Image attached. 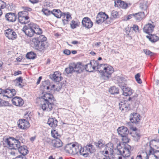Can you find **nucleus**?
<instances>
[{
	"mask_svg": "<svg viewBox=\"0 0 159 159\" xmlns=\"http://www.w3.org/2000/svg\"><path fill=\"white\" fill-rule=\"evenodd\" d=\"M63 53L66 55H69L70 54V51L69 50L66 49L64 51Z\"/></svg>",
	"mask_w": 159,
	"mask_h": 159,
	"instance_id": "nucleus-61",
	"label": "nucleus"
},
{
	"mask_svg": "<svg viewBox=\"0 0 159 159\" xmlns=\"http://www.w3.org/2000/svg\"><path fill=\"white\" fill-rule=\"evenodd\" d=\"M49 46V44L47 41H43L37 45L34 44L35 49L41 52L45 50Z\"/></svg>",
	"mask_w": 159,
	"mask_h": 159,
	"instance_id": "nucleus-9",
	"label": "nucleus"
},
{
	"mask_svg": "<svg viewBox=\"0 0 159 159\" xmlns=\"http://www.w3.org/2000/svg\"><path fill=\"white\" fill-rule=\"evenodd\" d=\"M73 147L72 148V150L71 154L73 155H79V151L80 150V148H81V146L80 145H75V144H73Z\"/></svg>",
	"mask_w": 159,
	"mask_h": 159,
	"instance_id": "nucleus-28",
	"label": "nucleus"
},
{
	"mask_svg": "<svg viewBox=\"0 0 159 159\" xmlns=\"http://www.w3.org/2000/svg\"><path fill=\"white\" fill-rule=\"evenodd\" d=\"M155 26L150 23L146 24L143 28V31L147 34L152 33L154 30Z\"/></svg>",
	"mask_w": 159,
	"mask_h": 159,
	"instance_id": "nucleus-20",
	"label": "nucleus"
},
{
	"mask_svg": "<svg viewBox=\"0 0 159 159\" xmlns=\"http://www.w3.org/2000/svg\"><path fill=\"white\" fill-rule=\"evenodd\" d=\"M16 80L19 83H22L23 81L22 77H19L16 78Z\"/></svg>",
	"mask_w": 159,
	"mask_h": 159,
	"instance_id": "nucleus-60",
	"label": "nucleus"
},
{
	"mask_svg": "<svg viewBox=\"0 0 159 159\" xmlns=\"http://www.w3.org/2000/svg\"><path fill=\"white\" fill-rule=\"evenodd\" d=\"M140 74L139 73H137L135 76V78L137 82L139 84L142 83V81L141 79L140 78Z\"/></svg>",
	"mask_w": 159,
	"mask_h": 159,
	"instance_id": "nucleus-47",
	"label": "nucleus"
},
{
	"mask_svg": "<svg viewBox=\"0 0 159 159\" xmlns=\"http://www.w3.org/2000/svg\"><path fill=\"white\" fill-rule=\"evenodd\" d=\"M65 15V16H63L64 18L66 17V18L67 19L66 20H69L70 18H71L70 15V13L68 12H67L66 13H64Z\"/></svg>",
	"mask_w": 159,
	"mask_h": 159,
	"instance_id": "nucleus-58",
	"label": "nucleus"
},
{
	"mask_svg": "<svg viewBox=\"0 0 159 159\" xmlns=\"http://www.w3.org/2000/svg\"><path fill=\"white\" fill-rule=\"evenodd\" d=\"M52 11L44 8H43L42 10V12L43 13L47 16L50 15L51 14H52Z\"/></svg>",
	"mask_w": 159,
	"mask_h": 159,
	"instance_id": "nucleus-42",
	"label": "nucleus"
},
{
	"mask_svg": "<svg viewBox=\"0 0 159 159\" xmlns=\"http://www.w3.org/2000/svg\"><path fill=\"white\" fill-rule=\"evenodd\" d=\"M52 4L51 3L49 2H47L45 3V6L47 7H49L52 6Z\"/></svg>",
	"mask_w": 159,
	"mask_h": 159,
	"instance_id": "nucleus-62",
	"label": "nucleus"
},
{
	"mask_svg": "<svg viewBox=\"0 0 159 159\" xmlns=\"http://www.w3.org/2000/svg\"><path fill=\"white\" fill-rule=\"evenodd\" d=\"M94 144L97 148L100 149L104 147L105 142L103 140L100 139L98 142H95Z\"/></svg>",
	"mask_w": 159,
	"mask_h": 159,
	"instance_id": "nucleus-32",
	"label": "nucleus"
},
{
	"mask_svg": "<svg viewBox=\"0 0 159 159\" xmlns=\"http://www.w3.org/2000/svg\"><path fill=\"white\" fill-rule=\"evenodd\" d=\"M99 69L98 70L100 73L102 78L105 80H108L114 72L113 68L107 64H101Z\"/></svg>",
	"mask_w": 159,
	"mask_h": 159,
	"instance_id": "nucleus-2",
	"label": "nucleus"
},
{
	"mask_svg": "<svg viewBox=\"0 0 159 159\" xmlns=\"http://www.w3.org/2000/svg\"><path fill=\"white\" fill-rule=\"evenodd\" d=\"M18 151L23 156H25L29 152L27 147L25 146H20Z\"/></svg>",
	"mask_w": 159,
	"mask_h": 159,
	"instance_id": "nucleus-29",
	"label": "nucleus"
},
{
	"mask_svg": "<svg viewBox=\"0 0 159 159\" xmlns=\"http://www.w3.org/2000/svg\"><path fill=\"white\" fill-rule=\"evenodd\" d=\"M152 42L153 43L157 41L159 39V37L156 35H153L152 36Z\"/></svg>",
	"mask_w": 159,
	"mask_h": 159,
	"instance_id": "nucleus-55",
	"label": "nucleus"
},
{
	"mask_svg": "<svg viewBox=\"0 0 159 159\" xmlns=\"http://www.w3.org/2000/svg\"><path fill=\"white\" fill-rule=\"evenodd\" d=\"M117 131L119 135L120 136L128 135L129 131L128 129L126 127L122 126L118 128Z\"/></svg>",
	"mask_w": 159,
	"mask_h": 159,
	"instance_id": "nucleus-16",
	"label": "nucleus"
},
{
	"mask_svg": "<svg viewBox=\"0 0 159 159\" xmlns=\"http://www.w3.org/2000/svg\"><path fill=\"white\" fill-rule=\"evenodd\" d=\"M57 120L55 118H50L48 119L47 123L51 127H55L57 126Z\"/></svg>",
	"mask_w": 159,
	"mask_h": 159,
	"instance_id": "nucleus-26",
	"label": "nucleus"
},
{
	"mask_svg": "<svg viewBox=\"0 0 159 159\" xmlns=\"http://www.w3.org/2000/svg\"><path fill=\"white\" fill-rule=\"evenodd\" d=\"M26 57L28 59H34L36 57V55L33 52H30L27 54Z\"/></svg>",
	"mask_w": 159,
	"mask_h": 159,
	"instance_id": "nucleus-40",
	"label": "nucleus"
},
{
	"mask_svg": "<svg viewBox=\"0 0 159 159\" xmlns=\"http://www.w3.org/2000/svg\"><path fill=\"white\" fill-rule=\"evenodd\" d=\"M128 135H125L121 136L122 140L124 143H128L130 139L128 137Z\"/></svg>",
	"mask_w": 159,
	"mask_h": 159,
	"instance_id": "nucleus-44",
	"label": "nucleus"
},
{
	"mask_svg": "<svg viewBox=\"0 0 159 159\" xmlns=\"http://www.w3.org/2000/svg\"><path fill=\"white\" fill-rule=\"evenodd\" d=\"M9 103L7 101H6L0 99V107L9 106Z\"/></svg>",
	"mask_w": 159,
	"mask_h": 159,
	"instance_id": "nucleus-45",
	"label": "nucleus"
},
{
	"mask_svg": "<svg viewBox=\"0 0 159 159\" xmlns=\"http://www.w3.org/2000/svg\"><path fill=\"white\" fill-rule=\"evenodd\" d=\"M84 148H82L81 146V148H80V150L79 151V154L80 155H83L85 157H86L88 156V154L84 152Z\"/></svg>",
	"mask_w": 159,
	"mask_h": 159,
	"instance_id": "nucleus-46",
	"label": "nucleus"
},
{
	"mask_svg": "<svg viewBox=\"0 0 159 159\" xmlns=\"http://www.w3.org/2000/svg\"><path fill=\"white\" fill-rule=\"evenodd\" d=\"M16 91L14 89H4V96L8 98H11L16 94Z\"/></svg>",
	"mask_w": 159,
	"mask_h": 159,
	"instance_id": "nucleus-13",
	"label": "nucleus"
},
{
	"mask_svg": "<svg viewBox=\"0 0 159 159\" xmlns=\"http://www.w3.org/2000/svg\"><path fill=\"white\" fill-rule=\"evenodd\" d=\"M147 2H144L143 3H141L140 4V8L143 10L146 11L147 8Z\"/></svg>",
	"mask_w": 159,
	"mask_h": 159,
	"instance_id": "nucleus-43",
	"label": "nucleus"
},
{
	"mask_svg": "<svg viewBox=\"0 0 159 159\" xmlns=\"http://www.w3.org/2000/svg\"><path fill=\"white\" fill-rule=\"evenodd\" d=\"M113 145L111 143H108L106 145L105 150H107L110 154L112 155L113 154Z\"/></svg>",
	"mask_w": 159,
	"mask_h": 159,
	"instance_id": "nucleus-34",
	"label": "nucleus"
},
{
	"mask_svg": "<svg viewBox=\"0 0 159 159\" xmlns=\"http://www.w3.org/2000/svg\"><path fill=\"white\" fill-rule=\"evenodd\" d=\"M126 33L128 34H129L130 33V28L129 27H127L125 28Z\"/></svg>",
	"mask_w": 159,
	"mask_h": 159,
	"instance_id": "nucleus-64",
	"label": "nucleus"
},
{
	"mask_svg": "<svg viewBox=\"0 0 159 159\" xmlns=\"http://www.w3.org/2000/svg\"><path fill=\"white\" fill-rule=\"evenodd\" d=\"M61 88V84H58L56 85V88L55 89V91H59L60 90Z\"/></svg>",
	"mask_w": 159,
	"mask_h": 159,
	"instance_id": "nucleus-57",
	"label": "nucleus"
},
{
	"mask_svg": "<svg viewBox=\"0 0 159 159\" xmlns=\"http://www.w3.org/2000/svg\"><path fill=\"white\" fill-rule=\"evenodd\" d=\"M17 16L15 13L9 12L7 13L5 16V20L9 22H14L16 19Z\"/></svg>",
	"mask_w": 159,
	"mask_h": 159,
	"instance_id": "nucleus-14",
	"label": "nucleus"
},
{
	"mask_svg": "<svg viewBox=\"0 0 159 159\" xmlns=\"http://www.w3.org/2000/svg\"><path fill=\"white\" fill-rule=\"evenodd\" d=\"M119 108L122 111L125 112L129 110V105L125 103V101L121 102L119 103Z\"/></svg>",
	"mask_w": 159,
	"mask_h": 159,
	"instance_id": "nucleus-24",
	"label": "nucleus"
},
{
	"mask_svg": "<svg viewBox=\"0 0 159 159\" xmlns=\"http://www.w3.org/2000/svg\"><path fill=\"white\" fill-rule=\"evenodd\" d=\"M108 18V16L105 12H99L98 14L96 20V22L100 24Z\"/></svg>",
	"mask_w": 159,
	"mask_h": 159,
	"instance_id": "nucleus-8",
	"label": "nucleus"
},
{
	"mask_svg": "<svg viewBox=\"0 0 159 159\" xmlns=\"http://www.w3.org/2000/svg\"><path fill=\"white\" fill-rule=\"evenodd\" d=\"M109 91L112 94L115 95L119 93L118 89L115 86L111 87L109 89Z\"/></svg>",
	"mask_w": 159,
	"mask_h": 159,
	"instance_id": "nucleus-38",
	"label": "nucleus"
},
{
	"mask_svg": "<svg viewBox=\"0 0 159 159\" xmlns=\"http://www.w3.org/2000/svg\"><path fill=\"white\" fill-rule=\"evenodd\" d=\"M5 34L6 37L9 39H13L16 38V33L12 30L11 29L7 30L6 31Z\"/></svg>",
	"mask_w": 159,
	"mask_h": 159,
	"instance_id": "nucleus-19",
	"label": "nucleus"
},
{
	"mask_svg": "<svg viewBox=\"0 0 159 159\" xmlns=\"http://www.w3.org/2000/svg\"><path fill=\"white\" fill-rule=\"evenodd\" d=\"M145 17L144 12H139L134 14V18L136 20L140 21Z\"/></svg>",
	"mask_w": 159,
	"mask_h": 159,
	"instance_id": "nucleus-30",
	"label": "nucleus"
},
{
	"mask_svg": "<svg viewBox=\"0 0 159 159\" xmlns=\"http://www.w3.org/2000/svg\"><path fill=\"white\" fill-rule=\"evenodd\" d=\"M73 145H74L72 143H69L66 145L64 149L66 152L71 154V152H71L72 148Z\"/></svg>",
	"mask_w": 159,
	"mask_h": 159,
	"instance_id": "nucleus-37",
	"label": "nucleus"
},
{
	"mask_svg": "<svg viewBox=\"0 0 159 159\" xmlns=\"http://www.w3.org/2000/svg\"><path fill=\"white\" fill-rule=\"evenodd\" d=\"M70 24L71 27L73 29L76 28L78 25L77 22L74 20L71 21Z\"/></svg>",
	"mask_w": 159,
	"mask_h": 159,
	"instance_id": "nucleus-48",
	"label": "nucleus"
},
{
	"mask_svg": "<svg viewBox=\"0 0 159 159\" xmlns=\"http://www.w3.org/2000/svg\"><path fill=\"white\" fill-rule=\"evenodd\" d=\"M6 6V3L1 0L0 1V7L2 9H4V8Z\"/></svg>",
	"mask_w": 159,
	"mask_h": 159,
	"instance_id": "nucleus-54",
	"label": "nucleus"
},
{
	"mask_svg": "<svg viewBox=\"0 0 159 159\" xmlns=\"http://www.w3.org/2000/svg\"><path fill=\"white\" fill-rule=\"evenodd\" d=\"M7 6L8 7V9L9 10H11L13 9V6L12 4H8Z\"/></svg>",
	"mask_w": 159,
	"mask_h": 159,
	"instance_id": "nucleus-59",
	"label": "nucleus"
},
{
	"mask_svg": "<svg viewBox=\"0 0 159 159\" xmlns=\"http://www.w3.org/2000/svg\"><path fill=\"white\" fill-rule=\"evenodd\" d=\"M84 148L87 152H89L90 153H93L95 151L94 147L91 144L87 145Z\"/></svg>",
	"mask_w": 159,
	"mask_h": 159,
	"instance_id": "nucleus-35",
	"label": "nucleus"
},
{
	"mask_svg": "<svg viewBox=\"0 0 159 159\" xmlns=\"http://www.w3.org/2000/svg\"><path fill=\"white\" fill-rule=\"evenodd\" d=\"M134 140L135 141H138L140 139V135L139 134L135 133L134 135Z\"/></svg>",
	"mask_w": 159,
	"mask_h": 159,
	"instance_id": "nucleus-53",
	"label": "nucleus"
},
{
	"mask_svg": "<svg viewBox=\"0 0 159 159\" xmlns=\"http://www.w3.org/2000/svg\"><path fill=\"white\" fill-rule=\"evenodd\" d=\"M49 82L47 81H45L43 82L41 86V88L44 89V90L50 89V90L55 91V89L56 88V85L53 84L48 86L47 84Z\"/></svg>",
	"mask_w": 159,
	"mask_h": 159,
	"instance_id": "nucleus-15",
	"label": "nucleus"
},
{
	"mask_svg": "<svg viewBox=\"0 0 159 159\" xmlns=\"http://www.w3.org/2000/svg\"><path fill=\"white\" fill-rule=\"evenodd\" d=\"M143 50L145 53L147 55H148L151 56H152L154 54V53L153 52H151L150 50L148 49H144Z\"/></svg>",
	"mask_w": 159,
	"mask_h": 159,
	"instance_id": "nucleus-50",
	"label": "nucleus"
},
{
	"mask_svg": "<svg viewBox=\"0 0 159 159\" xmlns=\"http://www.w3.org/2000/svg\"><path fill=\"white\" fill-rule=\"evenodd\" d=\"M22 8L23 10V11L28 12V11H30L32 10V9L31 8L27 7H23Z\"/></svg>",
	"mask_w": 159,
	"mask_h": 159,
	"instance_id": "nucleus-52",
	"label": "nucleus"
},
{
	"mask_svg": "<svg viewBox=\"0 0 159 159\" xmlns=\"http://www.w3.org/2000/svg\"><path fill=\"white\" fill-rule=\"evenodd\" d=\"M84 69L82 68V65L80 63L75 64V63L70 64L68 67L65 69V71L67 74L72 73L74 72L80 73L82 72Z\"/></svg>",
	"mask_w": 159,
	"mask_h": 159,
	"instance_id": "nucleus-4",
	"label": "nucleus"
},
{
	"mask_svg": "<svg viewBox=\"0 0 159 159\" xmlns=\"http://www.w3.org/2000/svg\"><path fill=\"white\" fill-rule=\"evenodd\" d=\"M29 13L25 11H20L18 13V20L21 24H26L28 21L29 19L28 16Z\"/></svg>",
	"mask_w": 159,
	"mask_h": 159,
	"instance_id": "nucleus-6",
	"label": "nucleus"
},
{
	"mask_svg": "<svg viewBox=\"0 0 159 159\" xmlns=\"http://www.w3.org/2000/svg\"><path fill=\"white\" fill-rule=\"evenodd\" d=\"M54 147L58 148L61 147L62 145V143L59 138H57L56 140L53 141Z\"/></svg>",
	"mask_w": 159,
	"mask_h": 159,
	"instance_id": "nucleus-33",
	"label": "nucleus"
},
{
	"mask_svg": "<svg viewBox=\"0 0 159 159\" xmlns=\"http://www.w3.org/2000/svg\"><path fill=\"white\" fill-rule=\"evenodd\" d=\"M41 97V105L43 110L44 111H50L52 110L54 106V102L55 100L53 95L50 93H43Z\"/></svg>",
	"mask_w": 159,
	"mask_h": 159,
	"instance_id": "nucleus-1",
	"label": "nucleus"
},
{
	"mask_svg": "<svg viewBox=\"0 0 159 159\" xmlns=\"http://www.w3.org/2000/svg\"><path fill=\"white\" fill-rule=\"evenodd\" d=\"M52 14L58 18H61V16H65L66 15L64 13H62L59 9H53L52 11Z\"/></svg>",
	"mask_w": 159,
	"mask_h": 159,
	"instance_id": "nucleus-25",
	"label": "nucleus"
},
{
	"mask_svg": "<svg viewBox=\"0 0 159 159\" xmlns=\"http://www.w3.org/2000/svg\"><path fill=\"white\" fill-rule=\"evenodd\" d=\"M46 40V37L43 35H40L39 37L34 38L32 39V41L33 42L34 44L37 45L38 43H40Z\"/></svg>",
	"mask_w": 159,
	"mask_h": 159,
	"instance_id": "nucleus-18",
	"label": "nucleus"
},
{
	"mask_svg": "<svg viewBox=\"0 0 159 159\" xmlns=\"http://www.w3.org/2000/svg\"><path fill=\"white\" fill-rule=\"evenodd\" d=\"M4 142L8 145L9 148L11 149L18 150L20 146V142L13 138H7Z\"/></svg>",
	"mask_w": 159,
	"mask_h": 159,
	"instance_id": "nucleus-3",
	"label": "nucleus"
},
{
	"mask_svg": "<svg viewBox=\"0 0 159 159\" xmlns=\"http://www.w3.org/2000/svg\"><path fill=\"white\" fill-rule=\"evenodd\" d=\"M33 23L28 25H25L23 27L22 30L28 36L31 37L34 34V31L32 28Z\"/></svg>",
	"mask_w": 159,
	"mask_h": 159,
	"instance_id": "nucleus-7",
	"label": "nucleus"
},
{
	"mask_svg": "<svg viewBox=\"0 0 159 159\" xmlns=\"http://www.w3.org/2000/svg\"><path fill=\"white\" fill-rule=\"evenodd\" d=\"M16 158H19L20 159H27L25 156H22L21 155H19L17 156Z\"/></svg>",
	"mask_w": 159,
	"mask_h": 159,
	"instance_id": "nucleus-63",
	"label": "nucleus"
},
{
	"mask_svg": "<svg viewBox=\"0 0 159 159\" xmlns=\"http://www.w3.org/2000/svg\"><path fill=\"white\" fill-rule=\"evenodd\" d=\"M92 65L90 64V62L85 65L84 68L86 71L89 72H92L93 71L94 69H93V66Z\"/></svg>",
	"mask_w": 159,
	"mask_h": 159,
	"instance_id": "nucleus-39",
	"label": "nucleus"
},
{
	"mask_svg": "<svg viewBox=\"0 0 159 159\" xmlns=\"http://www.w3.org/2000/svg\"><path fill=\"white\" fill-rule=\"evenodd\" d=\"M143 155H144L146 156V158L147 159H149L148 154L146 152H143L141 154L138 155L136 157V159H143L142 158V157H143ZM152 156L155 157V159H159V152L158 151L155 152L154 154H152Z\"/></svg>",
	"mask_w": 159,
	"mask_h": 159,
	"instance_id": "nucleus-21",
	"label": "nucleus"
},
{
	"mask_svg": "<svg viewBox=\"0 0 159 159\" xmlns=\"http://www.w3.org/2000/svg\"><path fill=\"white\" fill-rule=\"evenodd\" d=\"M131 149V147L130 145L127 144L125 145L124 147L121 148H117V152L118 154L122 155L125 157H128L130 154V150Z\"/></svg>",
	"mask_w": 159,
	"mask_h": 159,
	"instance_id": "nucleus-5",
	"label": "nucleus"
},
{
	"mask_svg": "<svg viewBox=\"0 0 159 159\" xmlns=\"http://www.w3.org/2000/svg\"><path fill=\"white\" fill-rule=\"evenodd\" d=\"M111 16L113 18H116L118 15V12L115 10L112 11L111 12Z\"/></svg>",
	"mask_w": 159,
	"mask_h": 159,
	"instance_id": "nucleus-49",
	"label": "nucleus"
},
{
	"mask_svg": "<svg viewBox=\"0 0 159 159\" xmlns=\"http://www.w3.org/2000/svg\"><path fill=\"white\" fill-rule=\"evenodd\" d=\"M82 23L83 27H85L87 29L91 28L93 24V23L91 19L88 17H85L83 18Z\"/></svg>",
	"mask_w": 159,
	"mask_h": 159,
	"instance_id": "nucleus-11",
	"label": "nucleus"
},
{
	"mask_svg": "<svg viewBox=\"0 0 159 159\" xmlns=\"http://www.w3.org/2000/svg\"><path fill=\"white\" fill-rule=\"evenodd\" d=\"M52 136L54 138H59L60 137V135L58 134L57 132L55 130H52L51 132Z\"/></svg>",
	"mask_w": 159,
	"mask_h": 159,
	"instance_id": "nucleus-41",
	"label": "nucleus"
},
{
	"mask_svg": "<svg viewBox=\"0 0 159 159\" xmlns=\"http://www.w3.org/2000/svg\"><path fill=\"white\" fill-rule=\"evenodd\" d=\"M18 126L20 129H26L30 126L29 122L25 119H20L18 122Z\"/></svg>",
	"mask_w": 159,
	"mask_h": 159,
	"instance_id": "nucleus-10",
	"label": "nucleus"
},
{
	"mask_svg": "<svg viewBox=\"0 0 159 159\" xmlns=\"http://www.w3.org/2000/svg\"><path fill=\"white\" fill-rule=\"evenodd\" d=\"M114 6L119 8L125 9L128 7V4L125 2L121 0L115 1Z\"/></svg>",
	"mask_w": 159,
	"mask_h": 159,
	"instance_id": "nucleus-17",
	"label": "nucleus"
},
{
	"mask_svg": "<svg viewBox=\"0 0 159 159\" xmlns=\"http://www.w3.org/2000/svg\"><path fill=\"white\" fill-rule=\"evenodd\" d=\"M13 104L16 106H20L23 105V100L20 97H15L12 99Z\"/></svg>",
	"mask_w": 159,
	"mask_h": 159,
	"instance_id": "nucleus-22",
	"label": "nucleus"
},
{
	"mask_svg": "<svg viewBox=\"0 0 159 159\" xmlns=\"http://www.w3.org/2000/svg\"><path fill=\"white\" fill-rule=\"evenodd\" d=\"M98 159H111V158L107 156L104 155H102L101 157H99L98 158Z\"/></svg>",
	"mask_w": 159,
	"mask_h": 159,
	"instance_id": "nucleus-56",
	"label": "nucleus"
},
{
	"mask_svg": "<svg viewBox=\"0 0 159 159\" xmlns=\"http://www.w3.org/2000/svg\"><path fill=\"white\" fill-rule=\"evenodd\" d=\"M132 28V30L135 32H139V27L137 25H134Z\"/></svg>",
	"mask_w": 159,
	"mask_h": 159,
	"instance_id": "nucleus-51",
	"label": "nucleus"
},
{
	"mask_svg": "<svg viewBox=\"0 0 159 159\" xmlns=\"http://www.w3.org/2000/svg\"><path fill=\"white\" fill-rule=\"evenodd\" d=\"M52 79L55 81L59 82L62 79L59 72L56 71L52 76Z\"/></svg>",
	"mask_w": 159,
	"mask_h": 159,
	"instance_id": "nucleus-27",
	"label": "nucleus"
},
{
	"mask_svg": "<svg viewBox=\"0 0 159 159\" xmlns=\"http://www.w3.org/2000/svg\"><path fill=\"white\" fill-rule=\"evenodd\" d=\"M32 28H33L34 31V34L40 35L42 33V30L39 27V26L33 23Z\"/></svg>",
	"mask_w": 159,
	"mask_h": 159,
	"instance_id": "nucleus-31",
	"label": "nucleus"
},
{
	"mask_svg": "<svg viewBox=\"0 0 159 159\" xmlns=\"http://www.w3.org/2000/svg\"><path fill=\"white\" fill-rule=\"evenodd\" d=\"M140 115L137 113H133L130 115L129 120L132 123L137 124L139 123L140 119Z\"/></svg>",
	"mask_w": 159,
	"mask_h": 159,
	"instance_id": "nucleus-12",
	"label": "nucleus"
},
{
	"mask_svg": "<svg viewBox=\"0 0 159 159\" xmlns=\"http://www.w3.org/2000/svg\"><path fill=\"white\" fill-rule=\"evenodd\" d=\"M90 62V64L92 65V66H93V69L95 70V68L97 67V69H99L98 70H100V65H99V63L98 61L93 60L91 61Z\"/></svg>",
	"mask_w": 159,
	"mask_h": 159,
	"instance_id": "nucleus-36",
	"label": "nucleus"
},
{
	"mask_svg": "<svg viewBox=\"0 0 159 159\" xmlns=\"http://www.w3.org/2000/svg\"><path fill=\"white\" fill-rule=\"evenodd\" d=\"M123 95L125 96H130L133 93V90L126 86H123L121 88Z\"/></svg>",
	"mask_w": 159,
	"mask_h": 159,
	"instance_id": "nucleus-23",
	"label": "nucleus"
}]
</instances>
